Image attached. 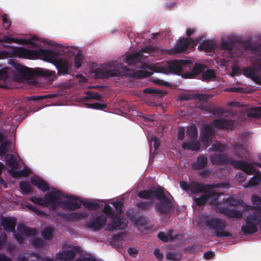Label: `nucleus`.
<instances>
[{"mask_svg":"<svg viewBox=\"0 0 261 261\" xmlns=\"http://www.w3.org/2000/svg\"><path fill=\"white\" fill-rule=\"evenodd\" d=\"M94 76L97 79H108L110 77L125 76L126 77L142 79L150 76L152 73L150 71L138 70L136 72L130 71L126 66L120 65L118 69L106 70L96 68L93 71Z\"/></svg>","mask_w":261,"mask_h":261,"instance_id":"nucleus-1","label":"nucleus"},{"mask_svg":"<svg viewBox=\"0 0 261 261\" xmlns=\"http://www.w3.org/2000/svg\"><path fill=\"white\" fill-rule=\"evenodd\" d=\"M200 73L203 81H211L216 77L213 69H207L206 65L197 63L193 64L192 71L184 72L181 76L184 79H194Z\"/></svg>","mask_w":261,"mask_h":261,"instance_id":"nucleus-2","label":"nucleus"},{"mask_svg":"<svg viewBox=\"0 0 261 261\" xmlns=\"http://www.w3.org/2000/svg\"><path fill=\"white\" fill-rule=\"evenodd\" d=\"M221 46L224 49L229 50L231 54L238 55L243 53V50L249 49L252 51H259L261 49V45H254L248 41L239 42L230 40L222 41Z\"/></svg>","mask_w":261,"mask_h":261,"instance_id":"nucleus-3","label":"nucleus"},{"mask_svg":"<svg viewBox=\"0 0 261 261\" xmlns=\"http://www.w3.org/2000/svg\"><path fill=\"white\" fill-rule=\"evenodd\" d=\"M158 50V47L153 45L144 46L142 48L139 52L128 54L124 62L127 64L128 65L130 66L132 68L129 69L127 67L130 71L135 72L134 70L136 68L141 67L143 65V63H141V60L143 57L142 53H145L148 54H152L155 53ZM138 70H137V71Z\"/></svg>","mask_w":261,"mask_h":261,"instance_id":"nucleus-4","label":"nucleus"},{"mask_svg":"<svg viewBox=\"0 0 261 261\" xmlns=\"http://www.w3.org/2000/svg\"><path fill=\"white\" fill-rule=\"evenodd\" d=\"M15 68L18 74L23 79H32L36 75L50 77L55 74V71L40 68L33 69L20 64L16 65Z\"/></svg>","mask_w":261,"mask_h":261,"instance_id":"nucleus-5","label":"nucleus"},{"mask_svg":"<svg viewBox=\"0 0 261 261\" xmlns=\"http://www.w3.org/2000/svg\"><path fill=\"white\" fill-rule=\"evenodd\" d=\"M204 224L211 230H214L213 236L217 238L230 237L231 234L224 230L226 227V222L224 220L218 218L205 217Z\"/></svg>","mask_w":261,"mask_h":261,"instance_id":"nucleus-6","label":"nucleus"},{"mask_svg":"<svg viewBox=\"0 0 261 261\" xmlns=\"http://www.w3.org/2000/svg\"><path fill=\"white\" fill-rule=\"evenodd\" d=\"M257 226L261 230V212L254 211L250 213L246 219V223L241 227L244 234H253L258 231Z\"/></svg>","mask_w":261,"mask_h":261,"instance_id":"nucleus-7","label":"nucleus"},{"mask_svg":"<svg viewBox=\"0 0 261 261\" xmlns=\"http://www.w3.org/2000/svg\"><path fill=\"white\" fill-rule=\"evenodd\" d=\"M193 63L190 60H174L169 61L168 69L170 72L180 75L182 71H192Z\"/></svg>","mask_w":261,"mask_h":261,"instance_id":"nucleus-8","label":"nucleus"},{"mask_svg":"<svg viewBox=\"0 0 261 261\" xmlns=\"http://www.w3.org/2000/svg\"><path fill=\"white\" fill-rule=\"evenodd\" d=\"M62 197L68 198L60 190L51 191L47 193L44 196L45 203H46L45 206H51L53 210L56 209ZM69 198L70 200L74 201H77L79 200V198L75 196L70 197Z\"/></svg>","mask_w":261,"mask_h":261,"instance_id":"nucleus-9","label":"nucleus"},{"mask_svg":"<svg viewBox=\"0 0 261 261\" xmlns=\"http://www.w3.org/2000/svg\"><path fill=\"white\" fill-rule=\"evenodd\" d=\"M217 188H226L228 187L224 183H218L216 184H204L199 183L196 181H192L190 182V191L191 194L199 193H205L207 192L209 189H215Z\"/></svg>","mask_w":261,"mask_h":261,"instance_id":"nucleus-10","label":"nucleus"},{"mask_svg":"<svg viewBox=\"0 0 261 261\" xmlns=\"http://www.w3.org/2000/svg\"><path fill=\"white\" fill-rule=\"evenodd\" d=\"M202 37L196 38L195 40L191 38H182L178 41L175 47V50L177 53H184L186 51L188 47L193 48L197 45V43L202 40Z\"/></svg>","mask_w":261,"mask_h":261,"instance_id":"nucleus-11","label":"nucleus"},{"mask_svg":"<svg viewBox=\"0 0 261 261\" xmlns=\"http://www.w3.org/2000/svg\"><path fill=\"white\" fill-rule=\"evenodd\" d=\"M215 136L214 130L211 125L207 124L203 125L200 139L204 145L208 146L212 142V140L215 137Z\"/></svg>","mask_w":261,"mask_h":261,"instance_id":"nucleus-12","label":"nucleus"},{"mask_svg":"<svg viewBox=\"0 0 261 261\" xmlns=\"http://www.w3.org/2000/svg\"><path fill=\"white\" fill-rule=\"evenodd\" d=\"M156 211L163 215H167L174 209V204L169 197L155 203Z\"/></svg>","mask_w":261,"mask_h":261,"instance_id":"nucleus-13","label":"nucleus"},{"mask_svg":"<svg viewBox=\"0 0 261 261\" xmlns=\"http://www.w3.org/2000/svg\"><path fill=\"white\" fill-rule=\"evenodd\" d=\"M112 219V222L108 225L110 230H122L127 226V220L121 215L116 214Z\"/></svg>","mask_w":261,"mask_h":261,"instance_id":"nucleus-14","label":"nucleus"},{"mask_svg":"<svg viewBox=\"0 0 261 261\" xmlns=\"http://www.w3.org/2000/svg\"><path fill=\"white\" fill-rule=\"evenodd\" d=\"M54 65L58 70V75L70 74L72 69V64L63 58H59L54 63Z\"/></svg>","mask_w":261,"mask_h":261,"instance_id":"nucleus-15","label":"nucleus"},{"mask_svg":"<svg viewBox=\"0 0 261 261\" xmlns=\"http://www.w3.org/2000/svg\"><path fill=\"white\" fill-rule=\"evenodd\" d=\"M36 52V58L40 57L43 60L52 63L54 65L55 62L58 59V54L54 50L39 48Z\"/></svg>","mask_w":261,"mask_h":261,"instance_id":"nucleus-16","label":"nucleus"},{"mask_svg":"<svg viewBox=\"0 0 261 261\" xmlns=\"http://www.w3.org/2000/svg\"><path fill=\"white\" fill-rule=\"evenodd\" d=\"M36 50H31L22 47H16L12 51L13 54L17 57L34 59L36 58Z\"/></svg>","mask_w":261,"mask_h":261,"instance_id":"nucleus-17","label":"nucleus"},{"mask_svg":"<svg viewBox=\"0 0 261 261\" xmlns=\"http://www.w3.org/2000/svg\"><path fill=\"white\" fill-rule=\"evenodd\" d=\"M57 215L67 221L75 222L85 219L87 216V213L84 211H79L71 213H58Z\"/></svg>","mask_w":261,"mask_h":261,"instance_id":"nucleus-18","label":"nucleus"},{"mask_svg":"<svg viewBox=\"0 0 261 261\" xmlns=\"http://www.w3.org/2000/svg\"><path fill=\"white\" fill-rule=\"evenodd\" d=\"M259 64H253L252 66H248L243 69V74L246 76L250 78L253 81L257 82L260 79L258 75V72L261 71L259 67Z\"/></svg>","mask_w":261,"mask_h":261,"instance_id":"nucleus-19","label":"nucleus"},{"mask_svg":"<svg viewBox=\"0 0 261 261\" xmlns=\"http://www.w3.org/2000/svg\"><path fill=\"white\" fill-rule=\"evenodd\" d=\"M107 221V217L101 215L87 223V227L94 231L100 230Z\"/></svg>","mask_w":261,"mask_h":261,"instance_id":"nucleus-20","label":"nucleus"},{"mask_svg":"<svg viewBox=\"0 0 261 261\" xmlns=\"http://www.w3.org/2000/svg\"><path fill=\"white\" fill-rule=\"evenodd\" d=\"M212 124L218 129H230L233 126V122L231 120L221 118L214 120Z\"/></svg>","mask_w":261,"mask_h":261,"instance_id":"nucleus-21","label":"nucleus"},{"mask_svg":"<svg viewBox=\"0 0 261 261\" xmlns=\"http://www.w3.org/2000/svg\"><path fill=\"white\" fill-rule=\"evenodd\" d=\"M217 211L229 218H241L243 216L242 213L240 211L229 209L222 206H218Z\"/></svg>","mask_w":261,"mask_h":261,"instance_id":"nucleus-22","label":"nucleus"},{"mask_svg":"<svg viewBox=\"0 0 261 261\" xmlns=\"http://www.w3.org/2000/svg\"><path fill=\"white\" fill-rule=\"evenodd\" d=\"M229 158L225 153H214L211 155L210 160L212 163L214 165H224L228 164L229 161Z\"/></svg>","mask_w":261,"mask_h":261,"instance_id":"nucleus-23","label":"nucleus"},{"mask_svg":"<svg viewBox=\"0 0 261 261\" xmlns=\"http://www.w3.org/2000/svg\"><path fill=\"white\" fill-rule=\"evenodd\" d=\"M3 229L8 232H13L16 225V219L13 217L3 218L1 222Z\"/></svg>","mask_w":261,"mask_h":261,"instance_id":"nucleus-24","label":"nucleus"},{"mask_svg":"<svg viewBox=\"0 0 261 261\" xmlns=\"http://www.w3.org/2000/svg\"><path fill=\"white\" fill-rule=\"evenodd\" d=\"M58 206H60L64 210L75 211L81 207L80 203L75 202L70 200H60Z\"/></svg>","mask_w":261,"mask_h":261,"instance_id":"nucleus-25","label":"nucleus"},{"mask_svg":"<svg viewBox=\"0 0 261 261\" xmlns=\"http://www.w3.org/2000/svg\"><path fill=\"white\" fill-rule=\"evenodd\" d=\"M77 250L76 248L74 247L70 250L63 251L57 254V258L60 260H71L74 259Z\"/></svg>","mask_w":261,"mask_h":261,"instance_id":"nucleus-26","label":"nucleus"},{"mask_svg":"<svg viewBox=\"0 0 261 261\" xmlns=\"http://www.w3.org/2000/svg\"><path fill=\"white\" fill-rule=\"evenodd\" d=\"M207 165V158L204 155L200 154L197 160L192 164V168L195 170L204 169Z\"/></svg>","mask_w":261,"mask_h":261,"instance_id":"nucleus-27","label":"nucleus"},{"mask_svg":"<svg viewBox=\"0 0 261 261\" xmlns=\"http://www.w3.org/2000/svg\"><path fill=\"white\" fill-rule=\"evenodd\" d=\"M129 217L130 220L136 225H140L147 230H149L151 228V227H149L147 225V221L145 217L142 216L135 215H132L131 216Z\"/></svg>","mask_w":261,"mask_h":261,"instance_id":"nucleus-28","label":"nucleus"},{"mask_svg":"<svg viewBox=\"0 0 261 261\" xmlns=\"http://www.w3.org/2000/svg\"><path fill=\"white\" fill-rule=\"evenodd\" d=\"M31 181L32 185L42 191L46 192L49 190L48 184L45 181L38 177L32 178Z\"/></svg>","mask_w":261,"mask_h":261,"instance_id":"nucleus-29","label":"nucleus"},{"mask_svg":"<svg viewBox=\"0 0 261 261\" xmlns=\"http://www.w3.org/2000/svg\"><path fill=\"white\" fill-rule=\"evenodd\" d=\"M182 148L184 150L198 151L200 148V143L197 140H191L189 142H184L182 144Z\"/></svg>","mask_w":261,"mask_h":261,"instance_id":"nucleus-30","label":"nucleus"},{"mask_svg":"<svg viewBox=\"0 0 261 261\" xmlns=\"http://www.w3.org/2000/svg\"><path fill=\"white\" fill-rule=\"evenodd\" d=\"M234 153L239 158L243 159L246 158L247 154V149L243 145L235 144L233 146Z\"/></svg>","mask_w":261,"mask_h":261,"instance_id":"nucleus-31","label":"nucleus"},{"mask_svg":"<svg viewBox=\"0 0 261 261\" xmlns=\"http://www.w3.org/2000/svg\"><path fill=\"white\" fill-rule=\"evenodd\" d=\"M17 229L24 237L34 236L36 233L35 228H29L24 224H19L17 226Z\"/></svg>","mask_w":261,"mask_h":261,"instance_id":"nucleus-32","label":"nucleus"},{"mask_svg":"<svg viewBox=\"0 0 261 261\" xmlns=\"http://www.w3.org/2000/svg\"><path fill=\"white\" fill-rule=\"evenodd\" d=\"M215 46V43L213 41L209 40H205L203 41L198 48L200 50H204L207 52L212 51Z\"/></svg>","mask_w":261,"mask_h":261,"instance_id":"nucleus-33","label":"nucleus"},{"mask_svg":"<svg viewBox=\"0 0 261 261\" xmlns=\"http://www.w3.org/2000/svg\"><path fill=\"white\" fill-rule=\"evenodd\" d=\"M152 199L156 198L159 201H161L168 197L165 194L164 188L158 187L154 190H152Z\"/></svg>","mask_w":261,"mask_h":261,"instance_id":"nucleus-34","label":"nucleus"},{"mask_svg":"<svg viewBox=\"0 0 261 261\" xmlns=\"http://www.w3.org/2000/svg\"><path fill=\"white\" fill-rule=\"evenodd\" d=\"M252 203L253 205L249 206V210L261 212V197L255 194L252 195Z\"/></svg>","mask_w":261,"mask_h":261,"instance_id":"nucleus-35","label":"nucleus"},{"mask_svg":"<svg viewBox=\"0 0 261 261\" xmlns=\"http://www.w3.org/2000/svg\"><path fill=\"white\" fill-rule=\"evenodd\" d=\"M246 116L249 118L259 119L261 118V106L252 107L247 112Z\"/></svg>","mask_w":261,"mask_h":261,"instance_id":"nucleus-36","label":"nucleus"},{"mask_svg":"<svg viewBox=\"0 0 261 261\" xmlns=\"http://www.w3.org/2000/svg\"><path fill=\"white\" fill-rule=\"evenodd\" d=\"M80 204L83 205L86 208L89 210L96 211L100 207V204L89 201L87 200H80Z\"/></svg>","mask_w":261,"mask_h":261,"instance_id":"nucleus-37","label":"nucleus"},{"mask_svg":"<svg viewBox=\"0 0 261 261\" xmlns=\"http://www.w3.org/2000/svg\"><path fill=\"white\" fill-rule=\"evenodd\" d=\"M55 229V226H47L41 232V236L45 240H50L53 237Z\"/></svg>","mask_w":261,"mask_h":261,"instance_id":"nucleus-38","label":"nucleus"},{"mask_svg":"<svg viewBox=\"0 0 261 261\" xmlns=\"http://www.w3.org/2000/svg\"><path fill=\"white\" fill-rule=\"evenodd\" d=\"M6 165L12 169H15L18 167V164L11 154H7L5 156Z\"/></svg>","mask_w":261,"mask_h":261,"instance_id":"nucleus-39","label":"nucleus"},{"mask_svg":"<svg viewBox=\"0 0 261 261\" xmlns=\"http://www.w3.org/2000/svg\"><path fill=\"white\" fill-rule=\"evenodd\" d=\"M194 202L198 206L204 205L208 200V197L207 194L200 195L199 197L194 196L193 198Z\"/></svg>","mask_w":261,"mask_h":261,"instance_id":"nucleus-40","label":"nucleus"},{"mask_svg":"<svg viewBox=\"0 0 261 261\" xmlns=\"http://www.w3.org/2000/svg\"><path fill=\"white\" fill-rule=\"evenodd\" d=\"M253 165H254V163H248L244 161L243 166L241 170L248 175H252L254 172Z\"/></svg>","mask_w":261,"mask_h":261,"instance_id":"nucleus-41","label":"nucleus"},{"mask_svg":"<svg viewBox=\"0 0 261 261\" xmlns=\"http://www.w3.org/2000/svg\"><path fill=\"white\" fill-rule=\"evenodd\" d=\"M187 135L190 140H197L198 130L195 125L190 126L187 128Z\"/></svg>","mask_w":261,"mask_h":261,"instance_id":"nucleus-42","label":"nucleus"},{"mask_svg":"<svg viewBox=\"0 0 261 261\" xmlns=\"http://www.w3.org/2000/svg\"><path fill=\"white\" fill-rule=\"evenodd\" d=\"M152 193L151 190H144L139 192L137 195L140 198L150 200L152 201L153 200Z\"/></svg>","mask_w":261,"mask_h":261,"instance_id":"nucleus-43","label":"nucleus"},{"mask_svg":"<svg viewBox=\"0 0 261 261\" xmlns=\"http://www.w3.org/2000/svg\"><path fill=\"white\" fill-rule=\"evenodd\" d=\"M166 259L173 261H179L182 257V254L179 252H169L166 255Z\"/></svg>","mask_w":261,"mask_h":261,"instance_id":"nucleus-44","label":"nucleus"},{"mask_svg":"<svg viewBox=\"0 0 261 261\" xmlns=\"http://www.w3.org/2000/svg\"><path fill=\"white\" fill-rule=\"evenodd\" d=\"M153 202L151 201H143L136 204V206L141 211H148L151 207Z\"/></svg>","mask_w":261,"mask_h":261,"instance_id":"nucleus-45","label":"nucleus"},{"mask_svg":"<svg viewBox=\"0 0 261 261\" xmlns=\"http://www.w3.org/2000/svg\"><path fill=\"white\" fill-rule=\"evenodd\" d=\"M19 188L22 193L24 194H28L32 191L31 185L27 181L20 182Z\"/></svg>","mask_w":261,"mask_h":261,"instance_id":"nucleus-46","label":"nucleus"},{"mask_svg":"<svg viewBox=\"0 0 261 261\" xmlns=\"http://www.w3.org/2000/svg\"><path fill=\"white\" fill-rule=\"evenodd\" d=\"M261 182V173H256L249 180V186H255L258 185Z\"/></svg>","mask_w":261,"mask_h":261,"instance_id":"nucleus-47","label":"nucleus"},{"mask_svg":"<svg viewBox=\"0 0 261 261\" xmlns=\"http://www.w3.org/2000/svg\"><path fill=\"white\" fill-rule=\"evenodd\" d=\"M86 99H95L98 101H101L102 100V96L97 93L87 91L86 92Z\"/></svg>","mask_w":261,"mask_h":261,"instance_id":"nucleus-48","label":"nucleus"},{"mask_svg":"<svg viewBox=\"0 0 261 261\" xmlns=\"http://www.w3.org/2000/svg\"><path fill=\"white\" fill-rule=\"evenodd\" d=\"M143 92L146 94H150L155 95H160L161 96H164L166 93L164 91L153 89L152 88H147L143 90Z\"/></svg>","mask_w":261,"mask_h":261,"instance_id":"nucleus-49","label":"nucleus"},{"mask_svg":"<svg viewBox=\"0 0 261 261\" xmlns=\"http://www.w3.org/2000/svg\"><path fill=\"white\" fill-rule=\"evenodd\" d=\"M225 146L224 145L220 143L219 142H217L212 144V148L209 149V150H212L213 151H218L222 152L224 150Z\"/></svg>","mask_w":261,"mask_h":261,"instance_id":"nucleus-50","label":"nucleus"},{"mask_svg":"<svg viewBox=\"0 0 261 261\" xmlns=\"http://www.w3.org/2000/svg\"><path fill=\"white\" fill-rule=\"evenodd\" d=\"M87 107L91 109L96 110H104L107 107V105L105 103H101L98 102H94L93 103H87Z\"/></svg>","mask_w":261,"mask_h":261,"instance_id":"nucleus-51","label":"nucleus"},{"mask_svg":"<svg viewBox=\"0 0 261 261\" xmlns=\"http://www.w3.org/2000/svg\"><path fill=\"white\" fill-rule=\"evenodd\" d=\"M212 97L211 95L205 94H194V99H198L200 101L207 102Z\"/></svg>","mask_w":261,"mask_h":261,"instance_id":"nucleus-52","label":"nucleus"},{"mask_svg":"<svg viewBox=\"0 0 261 261\" xmlns=\"http://www.w3.org/2000/svg\"><path fill=\"white\" fill-rule=\"evenodd\" d=\"M226 202L229 205L232 206H237L238 205H241L243 203V201L242 199H239L237 200L233 198H228L226 200Z\"/></svg>","mask_w":261,"mask_h":261,"instance_id":"nucleus-53","label":"nucleus"},{"mask_svg":"<svg viewBox=\"0 0 261 261\" xmlns=\"http://www.w3.org/2000/svg\"><path fill=\"white\" fill-rule=\"evenodd\" d=\"M210 112L213 115L217 117L222 116L223 114L225 113V111L223 108H212L210 110Z\"/></svg>","mask_w":261,"mask_h":261,"instance_id":"nucleus-54","label":"nucleus"},{"mask_svg":"<svg viewBox=\"0 0 261 261\" xmlns=\"http://www.w3.org/2000/svg\"><path fill=\"white\" fill-rule=\"evenodd\" d=\"M244 161H235L229 158V161H228V164L232 165L233 167L236 169H241L243 166Z\"/></svg>","mask_w":261,"mask_h":261,"instance_id":"nucleus-55","label":"nucleus"},{"mask_svg":"<svg viewBox=\"0 0 261 261\" xmlns=\"http://www.w3.org/2000/svg\"><path fill=\"white\" fill-rule=\"evenodd\" d=\"M213 189H209L207 192L205 193L207 194L208 197V199L211 198L214 200H217L219 198V196L223 194L222 193H217L215 191L212 190Z\"/></svg>","mask_w":261,"mask_h":261,"instance_id":"nucleus-56","label":"nucleus"},{"mask_svg":"<svg viewBox=\"0 0 261 261\" xmlns=\"http://www.w3.org/2000/svg\"><path fill=\"white\" fill-rule=\"evenodd\" d=\"M103 212L110 218H112L115 215L112 208L109 205L106 204L103 208Z\"/></svg>","mask_w":261,"mask_h":261,"instance_id":"nucleus-57","label":"nucleus"},{"mask_svg":"<svg viewBox=\"0 0 261 261\" xmlns=\"http://www.w3.org/2000/svg\"><path fill=\"white\" fill-rule=\"evenodd\" d=\"M9 143L8 141H5L0 145V155L3 156L8 152Z\"/></svg>","mask_w":261,"mask_h":261,"instance_id":"nucleus-58","label":"nucleus"},{"mask_svg":"<svg viewBox=\"0 0 261 261\" xmlns=\"http://www.w3.org/2000/svg\"><path fill=\"white\" fill-rule=\"evenodd\" d=\"M30 200L34 204H39L42 206H45L44 197L43 198L37 197L36 196H33L30 198Z\"/></svg>","mask_w":261,"mask_h":261,"instance_id":"nucleus-59","label":"nucleus"},{"mask_svg":"<svg viewBox=\"0 0 261 261\" xmlns=\"http://www.w3.org/2000/svg\"><path fill=\"white\" fill-rule=\"evenodd\" d=\"M194 99V94H182L178 97V100L180 101H189Z\"/></svg>","mask_w":261,"mask_h":261,"instance_id":"nucleus-60","label":"nucleus"},{"mask_svg":"<svg viewBox=\"0 0 261 261\" xmlns=\"http://www.w3.org/2000/svg\"><path fill=\"white\" fill-rule=\"evenodd\" d=\"M19 44H28L30 45L32 47L37 48L39 44L36 42H33L31 39H20Z\"/></svg>","mask_w":261,"mask_h":261,"instance_id":"nucleus-61","label":"nucleus"},{"mask_svg":"<svg viewBox=\"0 0 261 261\" xmlns=\"http://www.w3.org/2000/svg\"><path fill=\"white\" fill-rule=\"evenodd\" d=\"M153 142V145L155 150H158L159 146H160V141L159 139L154 135H152L151 138V141L149 142L150 146L151 147L152 143Z\"/></svg>","mask_w":261,"mask_h":261,"instance_id":"nucleus-62","label":"nucleus"},{"mask_svg":"<svg viewBox=\"0 0 261 261\" xmlns=\"http://www.w3.org/2000/svg\"><path fill=\"white\" fill-rule=\"evenodd\" d=\"M20 39L12 38L8 36H4L2 41L7 43H11L14 42L19 44Z\"/></svg>","mask_w":261,"mask_h":261,"instance_id":"nucleus-63","label":"nucleus"},{"mask_svg":"<svg viewBox=\"0 0 261 261\" xmlns=\"http://www.w3.org/2000/svg\"><path fill=\"white\" fill-rule=\"evenodd\" d=\"M113 206L118 212V215H121L123 212L122 207L123 206V203L121 201H115L113 203Z\"/></svg>","mask_w":261,"mask_h":261,"instance_id":"nucleus-64","label":"nucleus"}]
</instances>
